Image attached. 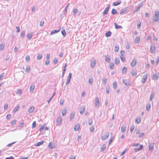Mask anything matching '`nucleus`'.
Masks as SVG:
<instances>
[{
	"label": "nucleus",
	"instance_id": "f257e3e1",
	"mask_svg": "<svg viewBox=\"0 0 159 159\" xmlns=\"http://www.w3.org/2000/svg\"><path fill=\"white\" fill-rule=\"evenodd\" d=\"M155 14L153 17V20L156 22L159 21V12L157 10H156L154 12Z\"/></svg>",
	"mask_w": 159,
	"mask_h": 159
},
{
	"label": "nucleus",
	"instance_id": "f03ea898",
	"mask_svg": "<svg viewBox=\"0 0 159 159\" xmlns=\"http://www.w3.org/2000/svg\"><path fill=\"white\" fill-rule=\"evenodd\" d=\"M143 3H139L137 7H135V9L133 11V13L137 12L139 11L140 9L143 6Z\"/></svg>",
	"mask_w": 159,
	"mask_h": 159
},
{
	"label": "nucleus",
	"instance_id": "7ed1b4c3",
	"mask_svg": "<svg viewBox=\"0 0 159 159\" xmlns=\"http://www.w3.org/2000/svg\"><path fill=\"white\" fill-rule=\"evenodd\" d=\"M159 78V73L157 74H154L153 75L152 79L155 81L157 80Z\"/></svg>",
	"mask_w": 159,
	"mask_h": 159
},
{
	"label": "nucleus",
	"instance_id": "20e7f679",
	"mask_svg": "<svg viewBox=\"0 0 159 159\" xmlns=\"http://www.w3.org/2000/svg\"><path fill=\"white\" fill-rule=\"evenodd\" d=\"M109 136V134L108 132L105 133L104 135L102 136V139L103 141L105 140L106 139H107Z\"/></svg>",
	"mask_w": 159,
	"mask_h": 159
},
{
	"label": "nucleus",
	"instance_id": "39448f33",
	"mask_svg": "<svg viewBox=\"0 0 159 159\" xmlns=\"http://www.w3.org/2000/svg\"><path fill=\"white\" fill-rule=\"evenodd\" d=\"M123 83L126 86L130 85L131 84V82L128 81L126 79H123Z\"/></svg>",
	"mask_w": 159,
	"mask_h": 159
},
{
	"label": "nucleus",
	"instance_id": "423d86ee",
	"mask_svg": "<svg viewBox=\"0 0 159 159\" xmlns=\"http://www.w3.org/2000/svg\"><path fill=\"white\" fill-rule=\"evenodd\" d=\"M137 64V61L135 58H134L131 63V67H133L135 66Z\"/></svg>",
	"mask_w": 159,
	"mask_h": 159
},
{
	"label": "nucleus",
	"instance_id": "0eeeda50",
	"mask_svg": "<svg viewBox=\"0 0 159 159\" xmlns=\"http://www.w3.org/2000/svg\"><path fill=\"white\" fill-rule=\"evenodd\" d=\"M108 7H106L104 10V11L103 12V14L104 15L107 14L108 13V11H109V8L110 7V5L109 4L107 5Z\"/></svg>",
	"mask_w": 159,
	"mask_h": 159
},
{
	"label": "nucleus",
	"instance_id": "6e6552de",
	"mask_svg": "<svg viewBox=\"0 0 159 159\" xmlns=\"http://www.w3.org/2000/svg\"><path fill=\"white\" fill-rule=\"evenodd\" d=\"M155 50V47L154 44H152L151 46L150 51L152 53H153Z\"/></svg>",
	"mask_w": 159,
	"mask_h": 159
},
{
	"label": "nucleus",
	"instance_id": "1a4fd4ad",
	"mask_svg": "<svg viewBox=\"0 0 159 159\" xmlns=\"http://www.w3.org/2000/svg\"><path fill=\"white\" fill-rule=\"evenodd\" d=\"M148 77V75L147 74H146L144 75L143 76V78L142 79L141 82L143 84H144L147 80Z\"/></svg>",
	"mask_w": 159,
	"mask_h": 159
},
{
	"label": "nucleus",
	"instance_id": "9d476101",
	"mask_svg": "<svg viewBox=\"0 0 159 159\" xmlns=\"http://www.w3.org/2000/svg\"><path fill=\"white\" fill-rule=\"evenodd\" d=\"M62 118L61 117H58L57 120V125H60L62 122Z\"/></svg>",
	"mask_w": 159,
	"mask_h": 159
},
{
	"label": "nucleus",
	"instance_id": "9b49d317",
	"mask_svg": "<svg viewBox=\"0 0 159 159\" xmlns=\"http://www.w3.org/2000/svg\"><path fill=\"white\" fill-rule=\"evenodd\" d=\"M154 143H149L148 144L149 149L150 151H152L154 148Z\"/></svg>",
	"mask_w": 159,
	"mask_h": 159
},
{
	"label": "nucleus",
	"instance_id": "f8f14e48",
	"mask_svg": "<svg viewBox=\"0 0 159 159\" xmlns=\"http://www.w3.org/2000/svg\"><path fill=\"white\" fill-rule=\"evenodd\" d=\"M33 35V33H28L27 35V38L29 40H30L31 39Z\"/></svg>",
	"mask_w": 159,
	"mask_h": 159
},
{
	"label": "nucleus",
	"instance_id": "ddd939ff",
	"mask_svg": "<svg viewBox=\"0 0 159 159\" xmlns=\"http://www.w3.org/2000/svg\"><path fill=\"white\" fill-rule=\"evenodd\" d=\"M61 30V28H59L57 30H53L51 33V35H52L54 34L57 33L60 31Z\"/></svg>",
	"mask_w": 159,
	"mask_h": 159
},
{
	"label": "nucleus",
	"instance_id": "4468645a",
	"mask_svg": "<svg viewBox=\"0 0 159 159\" xmlns=\"http://www.w3.org/2000/svg\"><path fill=\"white\" fill-rule=\"evenodd\" d=\"M84 110H85V107H84V106H83L80 108V114H83L84 113Z\"/></svg>",
	"mask_w": 159,
	"mask_h": 159
},
{
	"label": "nucleus",
	"instance_id": "2eb2a0df",
	"mask_svg": "<svg viewBox=\"0 0 159 159\" xmlns=\"http://www.w3.org/2000/svg\"><path fill=\"white\" fill-rule=\"evenodd\" d=\"M121 3V0H118L117 2H114L113 3V5L114 6H116L119 5Z\"/></svg>",
	"mask_w": 159,
	"mask_h": 159
},
{
	"label": "nucleus",
	"instance_id": "dca6fc26",
	"mask_svg": "<svg viewBox=\"0 0 159 159\" xmlns=\"http://www.w3.org/2000/svg\"><path fill=\"white\" fill-rule=\"evenodd\" d=\"M80 124H77L75 125V128H74V130L75 131H78L80 128Z\"/></svg>",
	"mask_w": 159,
	"mask_h": 159
},
{
	"label": "nucleus",
	"instance_id": "f3484780",
	"mask_svg": "<svg viewBox=\"0 0 159 159\" xmlns=\"http://www.w3.org/2000/svg\"><path fill=\"white\" fill-rule=\"evenodd\" d=\"M127 8L125 7L123 9H122L120 11V15H122L125 12L127 11Z\"/></svg>",
	"mask_w": 159,
	"mask_h": 159
},
{
	"label": "nucleus",
	"instance_id": "a211bd4d",
	"mask_svg": "<svg viewBox=\"0 0 159 159\" xmlns=\"http://www.w3.org/2000/svg\"><path fill=\"white\" fill-rule=\"evenodd\" d=\"M96 60H94L93 61L91 62V67L93 68L94 67L96 64Z\"/></svg>",
	"mask_w": 159,
	"mask_h": 159
},
{
	"label": "nucleus",
	"instance_id": "6ab92c4d",
	"mask_svg": "<svg viewBox=\"0 0 159 159\" xmlns=\"http://www.w3.org/2000/svg\"><path fill=\"white\" fill-rule=\"evenodd\" d=\"M95 100L96 101L95 105L96 106H98L99 104V100L98 98L96 97L95 98Z\"/></svg>",
	"mask_w": 159,
	"mask_h": 159
},
{
	"label": "nucleus",
	"instance_id": "aec40b11",
	"mask_svg": "<svg viewBox=\"0 0 159 159\" xmlns=\"http://www.w3.org/2000/svg\"><path fill=\"white\" fill-rule=\"evenodd\" d=\"M75 113L74 112L72 111L70 115V121H71L72 120L74 116H75Z\"/></svg>",
	"mask_w": 159,
	"mask_h": 159
},
{
	"label": "nucleus",
	"instance_id": "412c9836",
	"mask_svg": "<svg viewBox=\"0 0 159 159\" xmlns=\"http://www.w3.org/2000/svg\"><path fill=\"white\" fill-rule=\"evenodd\" d=\"M120 59L118 58H116L114 61V63L116 65L119 64L120 63Z\"/></svg>",
	"mask_w": 159,
	"mask_h": 159
},
{
	"label": "nucleus",
	"instance_id": "4be33fe9",
	"mask_svg": "<svg viewBox=\"0 0 159 159\" xmlns=\"http://www.w3.org/2000/svg\"><path fill=\"white\" fill-rule=\"evenodd\" d=\"M105 61L107 63H109L111 61V57L110 56L107 57L105 56Z\"/></svg>",
	"mask_w": 159,
	"mask_h": 159
},
{
	"label": "nucleus",
	"instance_id": "5701e85b",
	"mask_svg": "<svg viewBox=\"0 0 159 159\" xmlns=\"http://www.w3.org/2000/svg\"><path fill=\"white\" fill-rule=\"evenodd\" d=\"M34 107L33 106L31 107L29 109V113H32L34 111Z\"/></svg>",
	"mask_w": 159,
	"mask_h": 159
},
{
	"label": "nucleus",
	"instance_id": "b1692460",
	"mask_svg": "<svg viewBox=\"0 0 159 159\" xmlns=\"http://www.w3.org/2000/svg\"><path fill=\"white\" fill-rule=\"evenodd\" d=\"M127 68L126 67H123L122 69V74H125L127 72Z\"/></svg>",
	"mask_w": 159,
	"mask_h": 159
},
{
	"label": "nucleus",
	"instance_id": "393cba45",
	"mask_svg": "<svg viewBox=\"0 0 159 159\" xmlns=\"http://www.w3.org/2000/svg\"><path fill=\"white\" fill-rule=\"evenodd\" d=\"M151 105L149 103H147L146 105V109L147 111H149L150 109Z\"/></svg>",
	"mask_w": 159,
	"mask_h": 159
},
{
	"label": "nucleus",
	"instance_id": "a878e982",
	"mask_svg": "<svg viewBox=\"0 0 159 159\" xmlns=\"http://www.w3.org/2000/svg\"><path fill=\"white\" fill-rule=\"evenodd\" d=\"M106 147V144H104L102 145V147H101V152H103L104 150L105 149Z\"/></svg>",
	"mask_w": 159,
	"mask_h": 159
},
{
	"label": "nucleus",
	"instance_id": "bb28decb",
	"mask_svg": "<svg viewBox=\"0 0 159 159\" xmlns=\"http://www.w3.org/2000/svg\"><path fill=\"white\" fill-rule=\"evenodd\" d=\"M126 127L125 126H122L121 128V131L122 133H124L125 132Z\"/></svg>",
	"mask_w": 159,
	"mask_h": 159
},
{
	"label": "nucleus",
	"instance_id": "cd10ccee",
	"mask_svg": "<svg viewBox=\"0 0 159 159\" xmlns=\"http://www.w3.org/2000/svg\"><path fill=\"white\" fill-rule=\"evenodd\" d=\"M4 47H5V43H1L0 45V50L2 51V50H3L4 48Z\"/></svg>",
	"mask_w": 159,
	"mask_h": 159
},
{
	"label": "nucleus",
	"instance_id": "c85d7f7f",
	"mask_svg": "<svg viewBox=\"0 0 159 159\" xmlns=\"http://www.w3.org/2000/svg\"><path fill=\"white\" fill-rule=\"evenodd\" d=\"M111 31H109L106 32L105 34V35L106 37H108L110 36L111 35Z\"/></svg>",
	"mask_w": 159,
	"mask_h": 159
},
{
	"label": "nucleus",
	"instance_id": "c756f323",
	"mask_svg": "<svg viewBox=\"0 0 159 159\" xmlns=\"http://www.w3.org/2000/svg\"><path fill=\"white\" fill-rule=\"evenodd\" d=\"M19 108V106L18 105L17 106L15 107L13 109V112L15 113L17 111H18V109Z\"/></svg>",
	"mask_w": 159,
	"mask_h": 159
},
{
	"label": "nucleus",
	"instance_id": "7c9ffc66",
	"mask_svg": "<svg viewBox=\"0 0 159 159\" xmlns=\"http://www.w3.org/2000/svg\"><path fill=\"white\" fill-rule=\"evenodd\" d=\"M119 49V46L117 45H116L115 48H114V51L116 52H117L118 51Z\"/></svg>",
	"mask_w": 159,
	"mask_h": 159
},
{
	"label": "nucleus",
	"instance_id": "2f4dec72",
	"mask_svg": "<svg viewBox=\"0 0 159 159\" xmlns=\"http://www.w3.org/2000/svg\"><path fill=\"white\" fill-rule=\"evenodd\" d=\"M115 26V28L116 29H121L122 28V27L120 25H117V24H116V23H114Z\"/></svg>",
	"mask_w": 159,
	"mask_h": 159
},
{
	"label": "nucleus",
	"instance_id": "473e14b6",
	"mask_svg": "<svg viewBox=\"0 0 159 159\" xmlns=\"http://www.w3.org/2000/svg\"><path fill=\"white\" fill-rule=\"evenodd\" d=\"M25 35V30H23L21 32V33L20 34V37L23 38Z\"/></svg>",
	"mask_w": 159,
	"mask_h": 159
},
{
	"label": "nucleus",
	"instance_id": "72a5a7b5",
	"mask_svg": "<svg viewBox=\"0 0 159 159\" xmlns=\"http://www.w3.org/2000/svg\"><path fill=\"white\" fill-rule=\"evenodd\" d=\"M35 88V85H32L30 88V92H33Z\"/></svg>",
	"mask_w": 159,
	"mask_h": 159
},
{
	"label": "nucleus",
	"instance_id": "f704fd0d",
	"mask_svg": "<svg viewBox=\"0 0 159 159\" xmlns=\"http://www.w3.org/2000/svg\"><path fill=\"white\" fill-rule=\"evenodd\" d=\"M125 51L124 50H121L120 52V57H125Z\"/></svg>",
	"mask_w": 159,
	"mask_h": 159
},
{
	"label": "nucleus",
	"instance_id": "c9c22d12",
	"mask_svg": "<svg viewBox=\"0 0 159 159\" xmlns=\"http://www.w3.org/2000/svg\"><path fill=\"white\" fill-rule=\"evenodd\" d=\"M154 95V92H152L150 95V100L151 101L152 100V98H153Z\"/></svg>",
	"mask_w": 159,
	"mask_h": 159
},
{
	"label": "nucleus",
	"instance_id": "e433bc0d",
	"mask_svg": "<svg viewBox=\"0 0 159 159\" xmlns=\"http://www.w3.org/2000/svg\"><path fill=\"white\" fill-rule=\"evenodd\" d=\"M66 108H65L63 109L62 111V113L63 116H64L66 113Z\"/></svg>",
	"mask_w": 159,
	"mask_h": 159
},
{
	"label": "nucleus",
	"instance_id": "4c0bfd02",
	"mask_svg": "<svg viewBox=\"0 0 159 159\" xmlns=\"http://www.w3.org/2000/svg\"><path fill=\"white\" fill-rule=\"evenodd\" d=\"M141 121V119L140 118H137L135 119V122L136 123L139 124L140 123Z\"/></svg>",
	"mask_w": 159,
	"mask_h": 159
},
{
	"label": "nucleus",
	"instance_id": "58836bf2",
	"mask_svg": "<svg viewBox=\"0 0 159 159\" xmlns=\"http://www.w3.org/2000/svg\"><path fill=\"white\" fill-rule=\"evenodd\" d=\"M102 83L104 84H106L107 79L106 78H103L102 80Z\"/></svg>",
	"mask_w": 159,
	"mask_h": 159
},
{
	"label": "nucleus",
	"instance_id": "ea45409f",
	"mask_svg": "<svg viewBox=\"0 0 159 159\" xmlns=\"http://www.w3.org/2000/svg\"><path fill=\"white\" fill-rule=\"evenodd\" d=\"M114 65L113 63H111L109 66V67L111 69H113L114 68Z\"/></svg>",
	"mask_w": 159,
	"mask_h": 159
},
{
	"label": "nucleus",
	"instance_id": "a19ab883",
	"mask_svg": "<svg viewBox=\"0 0 159 159\" xmlns=\"http://www.w3.org/2000/svg\"><path fill=\"white\" fill-rule=\"evenodd\" d=\"M140 38L139 36L135 38V41L136 43H139L140 41Z\"/></svg>",
	"mask_w": 159,
	"mask_h": 159
},
{
	"label": "nucleus",
	"instance_id": "79ce46f5",
	"mask_svg": "<svg viewBox=\"0 0 159 159\" xmlns=\"http://www.w3.org/2000/svg\"><path fill=\"white\" fill-rule=\"evenodd\" d=\"M93 79L91 77V78H89V83L90 84H92L93 83Z\"/></svg>",
	"mask_w": 159,
	"mask_h": 159
},
{
	"label": "nucleus",
	"instance_id": "37998d69",
	"mask_svg": "<svg viewBox=\"0 0 159 159\" xmlns=\"http://www.w3.org/2000/svg\"><path fill=\"white\" fill-rule=\"evenodd\" d=\"M42 57V55L41 54H39L37 57V59L38 60H40Z\"/></svg>",
	"mask_w": 159,
	"mask_h": 159
},
{
	"label": "nucleus",
	"instance_id": "c03bdc74",
	"mask_svg": "<svg viewBox=\"0 0 159 159\" xmlns=\"http://www.w3.org/2000/svg\"><path fill=\"white\" fill-rule=\"evenodd\" d=\"M44 142V141H42L40 142H38L35 145L36 146H39L42 145Z\"/></svg>",
	"mask_w": 159,
	"mask_h": 159
},
{
	"label": "nucleus",
	"instance_id": "a18cd8bd",
	"mask_svg": "<svg viewBox=\"0 0 159 159\" xmlns=\"http://www.w3.org/2000/svg\"><path fill=\"white\" fill-rule=\"evenodd\" d=\"M117 88V83L116 81H115L113 83V88L115 89Z\"/></svg>",
	"mask_w": 159,
	"mask_h": 159
},
{
	"label": "nucleus",
	"instance_id": "49530a36",
	"mask_svg": "<svg viewBox=\"0 0 159 159\" xmlns=\"http://www.w3.org/2000/svg\"><path fill=\"white\" fill-rule=\"evenodd\" d=\"M61 34H62L63 36L64 37H65L66 36V32L65 30H62L61 31Z\"/></svg>",
	"mask_w": 159,
	"mask_h": 159
},
{
	"label": "nucleus",
	"instance_id": "de8ad7c7",
	"mask_svg": "<svg viewBox=\"0 0 159 159\" xmlns=\"http://www.w3.org/2000/svg\"><path fill=\"white\" fill-rule=\"evenodd\" d=\"M134 128V125H132L130 128V132L132 133Z\"/></svg>",
	"mask_w": 159,
	"mask_h": 159
},
{
	"label": "nucleus",
	"instance_id": "09e8293b",
	"mask_svg": "<svg viewBox=\"0 0 159 159\" xmlns=\"http://www.w3.org/2000/svg\"><path fill=\"white\" fill-rule=\"evenodd\" d=\"M117 13V11L115 9H113L111 11V14L113 15H114Z\"/></svg>",
	"mask_w": 159,
	"mask_h": 159
},
{
	"label": "nucleus",
	"instance_id": "8fccbe9b",
	"mask_svg": "<svg viewBox=\"0 0 159 159\" xmlns=\"http://www.w3.org/2000/svg\"><path fill=\"white\" fill-rule=\"evenodd\" d=\"M48 146L51 148H54V146L51 143H49Z\"/></svg>",
	"mask_w": 159,
	"mask_h": 159
},
{
	"label": "nucleus",
	"instance_id": "3c124183",
	"mask_svg": "<svg viewBox=\"0 0 159 159\" xmlns=\"http://www.w3.org/2000/svg\"><path fill=\"white\" fill-rule=\"evenodd\" d=\"M110 92V87L109 86H107L106 87V92L107 94H109Z\"/></svg>",
	"mask_w": 159,
	"mask_h": 159
},
{
	"label": "nucleus",
	"instance_id": "603ef678",
	"mask_svg": "<svg viewBox=\"0 0 159 159\" xmlns=\"http://www.w3.org/2000/svg\"><path fill=\"white\" fill-rule=\"evenodd\" d=\"M77 12V10L76 8H75L74 9L73 11V14L75 16Z\"/></svg>",
	"mask_w": 159,
	"mask_h": 159
},
{
	"label": "nucleus",
	"instance_id": "864d4df0",
	"mask_svg": "<svg viewBox=\"0 0 159 159\" xmlns=\"http://www.w3.org/2000/svg\"><path fill=\"white\" fill-rule=\"evenodd\" d=\"M131 75L133 76H135L137 75L136 72L132 71L131 72Z\"/></svg>",
	"mask_w": 159,
	"mask_h": 159
},
{
	"label": "nucleus",
	"instance_id": "5fc2aeb1",
	"mask_svg": "<svg viewBox=\"0 0 159 159\" xmlns=\"http://www.w3.org/2000/svg\"><path fill=\"white\" fill-rule=\"evenodd\" d=\"M25 59L26 61H29L30 60V56H29V55H27L25 57Z\"/></svg>",
	"mask_w": 159,
	"mask_h": 159
},
{
	"label": "nucleus",
	"instance_id": "6e6d98bb",
	"mask_svg": "<svg viewBox=\"0 0 159 159\" xmlns=\"http://www.w3.org/2000/svg\"><path fill=\"white\" fill-rule=\"evenodd\" d=\"M36 123L35 121L33 122L32 125V128H34L36 127Z\"/></svg>",
	"mask_w": 159,
	"mask_h": 159
},
{
	"label": "nucleus",
	"instance_id": "4d7b16f0",
	"mask_svg": "<svg viewBox=\"0 0 159 159\" xmlns=\"http://www.w3.org/2000/svg\"><path fill=\"white\" fill-rule=\"evenodd\" d=\"M93 120L91 119H90L89 120L88 124L89 125H91L92 124Z\"/></svg>",
	"mask_w": 159,
	"mask_h": 159
},
{
	"label": "nucleus",
	"instance_id": "13d9d810",
	"mask_svg": "<svg viewBox=\"0 0 159 159\" xmlns=\"http://www.w3.org/2000/svg\"><path fill=\"white\" fill-rule=\"evenodd\" d=\"M16 121L15 120H13L11 122V124L12 125H15Z\"/></svg>",
	"mask_w": 159,
	"mask_h": 159
},
{
	"label": "nucleus",
	"instance_id": "bf43d9fd",
	"mask_svg": "<svg viewBox=\"0 0 159 159\" xmlns=\"http://www.w3.org/2000/svg\"><path fill=\"white\" fill-rule=\"evenodd\" d=\"M72 77V74L71 73H70L69 74L68 76L67 77L68 79H70L71 80V78Z\"/></svg>",
	"mask_w": 159,
	"mask_h": 159
},
{
	"label": "nucleus",
	"instance_id": "052dcab7",
	"mask_svg": "<svg viewBox=\"0 0 159 159\" xmlns=\"http://www.w3.org/2000/svg\"><path fill=\"white\" fill-rule=\"evenodd\" d=\"M21 93H22V91L21 89H18L17 92H16V93L17 94H19L20 95Z\"/></svg>",
	"mask_w": 159,
	"mask_h": 159
},
{
	"label": "nucleus",
	"instance_id": "680f3d73",
	"mask_svg": "<svg viewBox=\"0 0 159 159\" xmlns=\"http://www.w3.org/2000/svg\"><path fill=\"white\" fill-rule=\"evenodd\" d=\"M94 129V127L93 125H92L91 126V128H90V131L91 132H93V131Z\"/></svg>",
	"mask_w": 159,
	"mask_h": 159
},
{
	"label": "nucleus",
	"instance_id": "e2e57ef3",
	"mask_svg": "<svg viewBox=\"0 0 159 159\" xmlns=\"http://www.w3.org/2000/svg\"><path fill=\"white\" fill-rule=\"evenodd\" d=\"M113 137H111V139H110L109 141V143H108L109 145H110L111 143L112 142V140H113Z\"/></svg>",
	"mask_w": 159,
	"mask_h": 159
},
{
	"label": "nucleus",
	"instance_id": "0e129e2a",
	"mask_svg": "<svg viewBox=\"0 0 159 159\" xmlns=\"http://www.w3.org/2000/svg\"><path fill=\"white\" fill-rule=\"evenodd\" d=\"M121 60L122 62H124L125 61V57H120Z\"/></svg>",
	"mask_w": 159,
	"mask_h": 159
},
{
	"label": "nucleus",
	"instance_id": "69168bd1",
	"mask_svg": "<svg viewBox=\"0 0 159 159\" xmlns=\"http://www.w3.org/2000/svg\"><path fill=\"white\" fill-rule=\"evenodd\" d=\"M11 117V115L10 114H8L6 117L7 119V120H9Z\"/></svg>",
	"mask_w": 159,
	"mask_h": 159
},
{
	"label": "nucleus",
	"instance_id": "338daca9",
	"mask_svg": "<svg viewBox=\"0 0 159 159\" xmlns=\"http://www.w3.org/2000/svg\"><path fill=\"white\" fill-rule=\"evenodd\" d=\"M30 70V67L29 66H27L26 68V71L29 72Z\"/></svg>",
	"mask_w": 159,
	"mask_h": 159
},
{
	"label": "nucleus",
	"instance_id": "774afa93",
	"mask_svg": "<svg viewBox=\"0 0 159 159\" xmlns=\"http://www.w3.org/2000/svg\"><path fill=\"white\" fill-rule=\"evenodd\" d=\"M8 107V104H6L4 106V110H6L7 109Z\"/></svg>",
	"mask_w": 159,
	"mask_h": 159
}]
</instances>
